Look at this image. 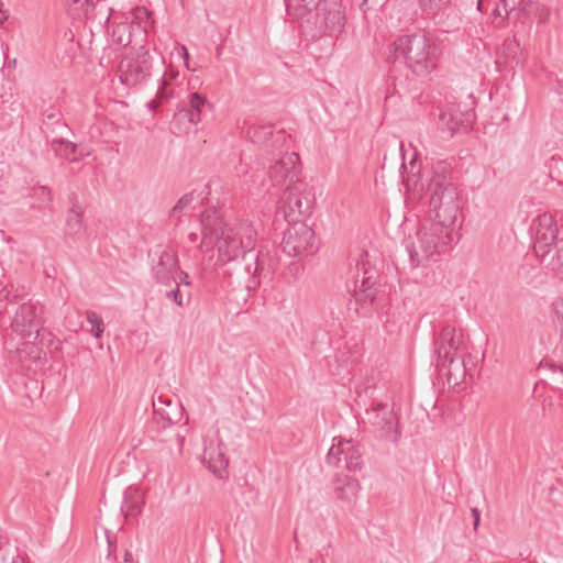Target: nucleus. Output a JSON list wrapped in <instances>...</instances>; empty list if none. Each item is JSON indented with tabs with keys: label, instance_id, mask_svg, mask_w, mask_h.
<instances>
[{
	"label": "nucleus",
	"instance_id": "1",
	"mask_svg": "<svg viewBox=\"0 0 563 563\" xmlns=\"http://www.w3.org/2000/svg\"><path fill=\"white\" fill-rule=\"evenodd\" d=\"M201 246L216 247L217 263L235 262L240 271L250 275L254 284L268 277L278 266V260L268 251L254 253L257 232L247 221L227 222L218 210H206L201 217Z\"/></svg>",
	"mask_w": 563,
	"mask_h": 563
},
{
	"label": "nucleus",
	"instance_id": "2",
	"mask_svg": "<svg viewBox=\"0 0 563 563\" xmlns=\"http://www.w3.org/2000/svg\"><path fill=\"white\" fill-rule=\"evenodd\" d=\"M389 53V62H402L413 75L426 77L437 69L441 48L426 34L415 33L399 36Z\"/></svg>",
	"mask_w": 563,
	"mask_h": 563
},
{
	"label": "nucleus",
	"instance_id": "3",
	"mask_svg": "<svg viewBox=\"0 0 563 563\" xmlns=\"http://www.w3.org/2000/svg\"><path fill=\"white\" fill-rule=\"evenodd\" d=\"M0 302H5L0 314L11 320L13 332L23 338L38 335L43 324V306L40 302L31 299L24 301L13 286L0 290Z\"/></svg>",
	"mask_w": 563,
	"mask_h": 563
},
{
	"label": "nucleus",
	"instance_id": "4",
	"mask_svg": "<svg viewBox=\"0 0 563 563\" xmlns=\"http://www.w3.org/2000/svg\"><path fill=\"white\" fill-rule=\"evenodd\" d=\"M453 230L433 221L423 223L416 233V241L407 245L411 267H418L430 260L437 261V257L451 250Z\"/></svg>",
	"mask_w": 563,
	"mask_h": 563
},
{
	"label": "nucleus",
	"instance_id": "5",
	"mask_svg": "<svg viewBox=\"0 0 563 563\" xmlns=\"http://www.w3.org/2000/svg\"><path fill=\"white\" fill-rule=\"evenodd\" d=\"M430 221L454 229L461 212V201L457 188L446 178L435 172L428 185Z\"/></svg>",
	"mask_w": 563,
	"mask_h": 563
},
{
	"label": "nucleus",
	"instance_id": "6",
	"mask_svg": "<svg viewBox=\"0 0 563 563\" xmlns=\"http://www.w3.org/2000/svg\"><path fill=\"white\" fill-rule=\"evenodd\" d=\"M286 139L284 132H277L274 137V150H266L267 173L274 188H279L287 181L294 184L296 176L299 156L285 146Z\"/></svg>",
	"mask_w": 563,
	"mask_h": 563
},
{
	"label": "nucleus",
	"instance_id": "7",
	"mask_svg": "<svg viewBox=\"0 0 563 563\" xmlns=\"http://www.w3.org/2000/svg\"><path fill=\"white\" fill-rule=\"evenodd\" d=\"M154 56L144 46L131 49L119 64V78L122 85L135 87L146 82L152 76Z\"/></svg>",
	"mask_w": 563,
	"mask_h": 563
},
{
	"label": "nucleus",
	"instance_id": "8",
	"mask_svg": "<svg viewBox=\"0 0 563 563\" xmlns=\"http://www.w3.org/2000/svg\"><path fill=\"white\" fill-rule=\"evenodd\" d=\"M282 249L290 257L313 254L318 250L313 230L302 221L289 222L284 232Z\"/></svg>",
	"mask_w": 563,
	"mask_h": 563
},
{
	"label": "nucleus",
	"instance_id": "9",
	"mask_svg": "<svg viewBox=\"0 0 563 563\" xmlns=\"http://www.w3.org/2000/svg\"><path fill=\"white\" fill-rule=\"evenodd\" d=\"M328 465L349 472H357L363 467V453L360 445L352 440L333 439L327 459Z\"/></svg>",
	"mask_w": 563,
	"mask_h": 563
},
{
	"label": "nucleus",
	"instance_id": "10",
	"mask_svg": "<svg viewBox=\"0 0 563 563\" xmlns=\"http://www.w3.org/2000/svg\"><path fill=\"white\" fill-rule=\"evenodd\" d=\"M531 232L533 238V250L537 256L544 258L550 252L551 247L559 243L558 234L559 227L554 216L544 212L539 214L531 224Z\"/></svg>",
	"mask_w": 563,
	"mask_h": 563
},
{
	"label": "nucleus",
	"instance_id": "11",
	"mask_svg": "<svg viewBox=\"0 0 563 563\" xmlns=\"http://www.w3.org/2000/svg\"><path fill=\"white\" fill-rule=\"evenodd\" d=\"M375 274L372 269L366 268L365 264L357 263V275L354 280V302L356 305V312L365 316L371 311V308L376 306L377 289L375 285Z\"/></svg>",
	"mask_w": 563,
	"mask_h": 563
},
{
	"label": "nucleus",
	"instance_id": "12",
	"mask_svg": "<svg viewBox=\"0 0 563 563\" xmlns=\"http://www.w3.org/2000/svg\"><path fill=\"white\" fill-rule=\"evenodd\" d=\"M280 203L279 211L288 222L298 221V217L309 216L311 212V199L305 194V185L299 181L287 186Z\"/></svg>",
	"mask_w": 563,
	"mask_h": 563
},
{
	"label": "nucleus",
	"instance_id": "13",
	"mask_svg": "<svg viewBox=\"0 0 563 563\" xmlns=\"http://www.w3.org/2000/svg\"><path fill=\"white\" fill-rule=\"evenodd\" d=\"M364 420H366L380 439L397 443L400 439V432L397 429V418L393 409L387 405L377 404L366 409Z\"/></svg>",
	"mask_w": 563,
	"mask_h": 563
},
{
	"label": "nucleus",
	"instance_id": "14",
	"mask_svg": "<svg viewBox=\"0 0 563 563\" xmlns=\"http://www.w3.org/2000/svg\"><path fill=\"white\" fill-rule=\"evenodd\" d=\"M462 344V334L455 328L444 327L434 339V352L438 355V366H450Z\"/></svg>",
	"mask_w": 563,
	"mask_h": 563
},
{
	"label": "nucleus",
	"instance_id": "15",
	"mask_svg": "<svg viewBox=\"0 0 563 563\" xmlns=\"http://www.w3.org/2000/svg\"><path fill=\"white\" fill-rule=\"evenodd\" d=\"M320 27L330 36L341 34L345 26V13L339 0H323L317 10Z\"/></svg>",
	"mask_w": 563,
	"mask_h": 563
},
{
	"label": "nucleus",
	"instance_id": "16",
	"mask_svg": "<svg viewBox=\"0 0 563 563\" xmlns=\"http://www.w3.org/2000/svg\"><path fill=\"white\" fill-rule=\"evenodd\" d=\"M474 118L473 111L462 110L457 103H449L441 110L438 124L442 131H446L452 136L460 130H467Z\"/></svg>",
	"mask_w": 563,
	"mask_h": 563
},
{
	"label": "nucleus",
	"instance_id": "17",
	"mask_svg": "<svg viewBox=\"0 0 563 563\" xmlns=\"http://www.w3.org/2000/svg\"><path fill=\"white\" fill-rule=\"evenodd\" d=\"M178 271V258L175 252L162 250L158 253V261L152 266L154 279L162 285H169L175 282Z\"/></svg>",
	"mask_w": 563,
	"mask_h": 563
},
{
	"label": "nucleus",
	"instance_id": "18",
	"mask_svg": "<svg viewBox=\"0 0 563 563\" xmlns=\"http://www.w3.org/2000/svg\"><path fill=\"white\" fill-rule=\"evenodd\" d=\"M211 109L212 106L205 96L192 92L189 95L188 102L178 110L176 117L180 120L186 119L190 124L196 125L202 121Z\"/></svg>",
	"mask_w": 563,
	"mask_h": 563
},
{
	"label": "nucleus",
	"instance_id": "19",
	"mask_svg": "<svg viewBox=\"0 0 563 563\" xmlns=\"http://www.w3.org/2000/svg\"><path fill=\"white\" fill-rule=\"evenodd\" d=\"M202 460L208 470L212 472L218 478H223L227 475L229 460L225 457L224 452L220 445H214L211 440L209 443L205 440V449Z\"/></svg>",
	"mask_w": 563,
	"mask_h": 563
},
{
	"label": "nucleus",
	"instance_id": "20",
	"mask_svg": "<svg viewBox=\"0 0 563 563\" xmlns=\"http://www.w3.org/2000/svg\"><path fill=\"white\" fill-rule=\"evenodd\" d=\"M333 489L336 499L344 504L352 505L357 498L360 483L352 476L338 473L333 478Z\"/></svg>",
	"mask_w": 563,
	"mask_h": 563
},
{
	"label": "nucleus",
	"instance_id": "21",
	"mask_svg": "<svg viewBox=\"0 0 563 563\" xmlns=\"http://www.w3.org/2000/svg\"><path fill=\"white\" fill-rule=\"evenodd\" d=\"M145 36V29L140 23L132 21H123L113 25L111 31V42L120 46H128L132 43L134 34Z\"/></svg>",
	"mask_w": 563,
	"mask_h": 563
},
{
	"label": "nucleus",
	"instance_id": "22",
	"mask_svg": "<svg viewBox=\"0 0 563 563\" xmlns=\"http://www.w3.org/2000/svg\"><path fill=\"white\" fill-rule=\"evenodd\" d=\"M10 361L19 364L22 368H29L31 363L41 358V351L33 342H22L15 347V351L10 350Z\"/></svg>",
	"mask_w": 563,
	"mask_h": 563
},
{
	"label": "nucleus",
	"instance_id": "23",
	"mask_svg": "<svg viewBox=\"0 0 563 563\" xmlns=\"http://www.w3.org/2000/svg\"><path fill=\"white\" fill-rule=\"evenodd\" d=\"M184 77L179 71L174 68H168L164 71L157 88V98L159 101H168L174 97V90L180 86Z\"/></svg>",
	"mask_w": 563,
	"mask_h": 563
},
{
	"label": "nucleus",
	"instance_id": "24",
	"mask_svg": "<svg viewBox=\"0 0 563 563\" xmlns=\"http://www.w3.org/2000/svg\"><path fill=\"white\" fill-rule=\"evenodd\" d=\"M143 495L142 493L134 487H128L124 492L123 503L121 506V510L125 516H137L142 511L143 506Z\"/></svg>",
	"mask_w": 563,
	"mask_h": 563
},
{
	"label": "nucleus",
	"instance_id": "25",
	"mask_svg": "<svg viewBox=\"0 0 563 563\" xmlns=\"http://www.w3.org/2000/svg\"><path fill=\"white\" fill-rule=\"evenodd\" d=\"M322 1L323 0H289L287 11L289 15L301 19L312 12V10H318Z\"/></svg>",
	"mask_w": 563,
	"mask_h": 563
},
{
	"label": "nucleus",
	"instance_id": "26",
	"mask_svg": "<svg viewBox=\"0 0 563 563\" xmlns=\"http://www.w3.org/2000/svg\"><path fill=\"white\" fill-rule=\"evenodd\" d=\"M249 140L254 144H264L271 136L274 139L276 134L273 133L271 124H252L246 131ZM274 147V142L272 143Z\"/></svg>",
	"mask_w": 563,
	"mask_h": 563
},
{
	"label": "nucleus",
	"instance_id": "27",
	"mask_svg": "<svg viewBox=\"0 0 563 563\" xmlns=\"http://www.w3.org/2000/svg\"><path fill=\"white\" fill-rule=\"evenodd\" d=\"M67 234L76 238L81 234L84 230L82 211L77 209H69L66 218Z\"/></svg>",
	"mask_w": 563,
	"mask_h": 563
},
{
	"label": "nucleus",
	"instance_id": "28",
	"mask_svg": "<svg viewBox=\"0 0 563 563\" xmlns=\"http://www.w3.org/2000/svg\"><path fill=\"white\" fill-rule=\"evenodd\" d=\"M52 147L55 153L66 159L74 161L77 145L70 141L66 140H54L52 142Z\"/></svg>",
	"mask_w": 563,
	"mask_h": 563
},
{
	"label": "nucleus",
	"instance_id": "29",
	"mask_svg": "<svg viewBox=\"0 0 563 563\" xmlns=\"http://www.w3.org/2000/svg\"><path fill=\"white\" fill-rule=\"evenodd\" d=\"M86 320L91 325L90 333L100 339L104 331V323L102 318L93 310L86 311Z\"/></svg>",
	"mask_w": 563,
	"mask_h": 563
},
{
	"label": "nucleus",
	"instance_id": "30",
	"mask_svg": "<svg viewBox=\"0 0 563 563\" xmlns=\"http://www.w3.org/2000/svg\"><path fill=\"white\" fill-rule=\"evenodd\" d=\"M549 170L551 179L555 180L558 185L563 186V161L552 157Z\"/></svg>",
	"mask_w": 563,
	"mask_h": 563
},
{
	"label": "nucleus",
	"instance_id": "31",
	"mask_svg": "<svg viewBox=\"0 0 563 563\" xmlns=\"http://www.w3.org/2000/svg\"><path fill=\"white\" fill-rule=\"evenodd\" d=\"M194 200V194H185L183 197L179 198L177 203L174 206V208L170 210V218H176L177 221L179 220V214L183 210H185Z\"/></svg>",
	"mask_w": 563,
	"mask_h": 563
},
{
	"label": "nucleus",
	"instance_id": "32",
	"mask_svg": "<svg viewBox=\"0 0 563 563\" xmlns=\"http://www.w3.org/2000/svg\"><path fill=\"white\" fill-rule=\"evenodd\" d=\"M555 255V258L553 257L548 266H550L552 271L563 272V239H560L556 244Z\"/></svg>",
	"mask_w": 563,
	"mask_h": 563
},
{
	"label": "nucleus",
	"instance_id": "33",
	"mask_svg": "<svg viewBox=\"0 0 563 563\" xmlns=\"http://www.w3.org/2000/svg\"><path fill=\"white\" fill-rule=\"evenodd\" d=\"M504 13H510L515 10H526V0H500Z\"/></svg>",
	"mask_w": 563,
	"mask_h": 563
},
{
	"label": "nucleus",
	"instance_id": "34",
	"mask_svg": "<svg viewBox=\"0 0 563 563\" xmlns=\"http://www.w3.org/2000/svg\"><path fill=\"white\" fill-rule=\"evenodd\" d=\"M448 0H419L420 7L424 11H435L440 9V7L446 3Z\"/></svg>",
	"mask_w": 563,
	"mask_h": 563
},
{
	"label": "nucleus",
	"instance_id": "35",
	"mask_svg": "<svg viewBox=\"0 0 563 563\" xmlns=\"http://www.w3.org/2000/svg\"><path fill=\"white\" fill-rule=\"evenodd\" d=\"M166 298L172 299L179 307L184 306L183 294L179 290V284H177L173 290L166 292Z\"/></svg>",
	"mask_w": 563,
	"mask_h": 563
},
{
	"label": "nucleus",
	"instance_id": "36",
	"mask_svg": "<svg viewBox=\"0 0 563 563\" xmlns=\"http://www.w3.org/2000/svg\"><path fill=\"white\" fill-rule=\"evenodd\" d=\"M73 2L80 4V9H82L84 13L88 14L91 10L95 9L99 0H73Z\"/></svg>",
	"mask_w": 563,
	"mask_h": 563
},
{
	"label": "nucleus",
	"instance_id": "37",
	"mask_svg": "<svg viewBox=\"0 0 563 563\" xmlns=\"http://www.w3.org/2000/svg\"><path fill=\"white\" fill-rule=\"evenodd\" d=\"M36 195L38 196V198L42 200V201H45V202H51L53 200V195H52V191L49 190L48 187L46 186H41L37 190H36Z\"/></svg>",
	"mask_w": 563,
	"mask_h": 563
},
{
	"label": "nucleus",
	"instance_id": "38",
	"mask_svg": "<svg viewBox=\"0 0 563 563\" xmlns=\"http://www.w3.org/2000/svg\"><path fill=\"white\" fill-rule=\"evenodd\" d=\"M107 542H108L107 558L108 559L112 558L113 560H115L114 551L117 549V540L114 537L110 536L109 531H107Z\"/></svg>",
	"mask_w": 563,
	"mask_h": 563
},
{
	"label": "nucleus",
	"instance_id": "39",
	"mask_svg": "<svg viewBox=\"0 0 563 563\" xmlns=\"http://www.w3.org/2000/svg\"><path fill=\"white\" fill-rule=\"evenodd\" d=\"M154 413L156 416H161V418L165 420V422L163 423V428L176 421V419L169 412H161L158 409H155Z\"/></svg>",
	"mask_w": 563,
	"mask_h": 563
},
{
	"label": "nucleus",
	"instance_id": "40",
	"mask_svg": "<svg viewBox=\"0 0 563 563\" xmlns=\"http://www.w3.org/2000/svg\"><path fill=\"white\" fill-rule=\"evenodd\" d=\"M553 312L556 321H563V300H559L553 303Z\"/></svg>",
	"mask_w": 563,
	"mask_h": 563
},
{
	"label": "nucleus",
	"instance_id": "41",
	"mask_svg": "<svg viewBox=\"0 0 563 563\" xmlns=\"http://www.w3.org/2000/svg\"><path fill=\"white\" fill-rule=\"evenodd\" d=\"M509 14H510V13H504V11H503V5H501V3H500V1H499V2L497 3V5L495 7V9H494V15H495V18H500V19H501V21H504L505 19H507V18H508V15H509Z\"/></svg>",
	"mask_w": 563,
	"mask_h": 563
},
{
	"label": "nucleus",
	"instance_id": "42",
	"mask_svg": "<svg viewBox=\"0 0 563 563\" xmlns=\"http://www.w3.org/2000/svg\"><path fill=\"white\" fill-rule=\"evenodd\" d=\"M68 201L71 205L70 209H77V211H82L81 207L79 206L78 196L76 194H71L68 197Z\"/></svg>",
	"mask_w": 563,
	"mask_h": 563
},
{
	"label": "nucleus",
	"instance_id": "43",
	"mask_svg": "<svg viewBox=\"0 0 563 563\" xmlns=\"http://www.w3.org/2000/svg\"><path fill=\"white\" fill-rule=\"evenodd\" d=\"M471 512H472V516H473V526H474V529L476 530L478 525H479V520H481V516H479V510L477 508H472L471 509Z\"/></svg>",
	"mask_w": 563,
	"mask_h": 563
},
{
	"label": "nucleus",
	"instance_id": "44",
	"mask_svg": "<svg viewBox=\"0 0 563 563\" xmlns=\"http://www.w3.org/2000/svg\"><path fill=\"white\" fill-rule=\"evenodd\" d=\"M164 102L165 101H159L158 98L156 97L155 100L148 101L146 103V107L154 112L157 109V107Z\"/></svg>",
	"mask_w": 563,
	"mask_h": 563
},
{
	"label": "nucleus",
	"instance_id": "45",
	"mask_svg": "<svg viewBox=\"0 0 563 563\" xmlns=\"http://www.w3.org/2000/svg\"><path fill=\"white\" fill-rule=\"evenodd\" d=\"M548 16H549V10L545 8H541L540 13H539L540 22H545L548 20Z\"/></svg>",
	"mask_w": 563,
	"mask_h": 563
},
{
	"label": "nucleus",
	"instance_id": "46",
	"mask_svg": "<svg viewBox=\"0 0 563 563\" xmlns=\"http://www.w3.org/2000/svg\"><path fill=\"white\" fill-rule=\"evenodd\" d=\"M176 441H177V444H178L179 452H181L183 445L185 443V437L181 435V434H177L176 435Z\"/></svg>",
	"mask_w": 563,
	"mask_h": 563
},
{
	"label": "nucleus",
	"instance_id": "47",
	"mask_svg": "<svg viewBox=\"0 0 563 563\" xmlns=\"http://www.w3.org/2000/svg\"><path fill=\"white\" fill-rule=\"evenodd\" d=\"M555 91L558 95L563 96V80L556 81Z\"/></svg>",
	"mask_w": 563,
	"mask_h": 563
},
{
	"label": "nucleus",
	"instance_id": "48",
	"mask_svg": "<svg viewBox=\"0 0 563 563\" xmlns=\"http://www.w3.org/2000/svg\"><path fill=\"white\" fill-rule=\"evenodd\" d=\"M180 284H185V285H189L190 284L189 276L185 272L180 273Z\"/></svg>",
	"mask_w": 563,
	"mask_h": 563
},
{
	"label": "nucleus",
	"instance_id": "49",
	"mask_svg": "<svg viewBox=\"0 0 563 563\" xmlns=\"http://www.w3.org/2000/svg\"><path fill=\"white\" fill-rule=\"evenodd\" d=\"M124 563H133V555L130 551L124 553Z\"/></svg>",
	"mask_w": 563,
	"mask_h": 563
},
{
	"label": "nucleus",
	"instance_id": "50",
	"mask_svg": "<svg viewBox=\"0 0 563 563\" xmlns=\"http://www.w3.org/2000/svg\"><path fill=\"white\" fill-rule=\"evenodd\" d=\"M11 563H24V560L21 559L19 555H12Z\"/></svg>",
	"mask_w": 563,
	"mask_h": 563
},
{
	"label": "nucleus",
	"instance_id": "51",
	"mask_svg": "<svg viewBox=\"0 0 563 563\" xmlns=\"http://www.w3.org/2000/svg\"><path fill=\"white\" fill-rule=\"evenodd\" d=\"M560 330L561 340H563V321H556Z\"/></svg>",
	"mask_w": 563,
	"mask_h": 563
},
{
	"label": "nucleus",
	"instance_id": "52",
	"mask_svg": "<svg viewBox=\"0 0 563 563\" xmlns=\"http://www.w3.org/2000/svg\"><path fill=\"white\" fill-rule=\"evenodd\" d=\"M188 238L191 242H196L198 239L196 233H190Z\"/></svg>",
	"mask_w": 563,
	"mask_h": 563
},
{
	"label": "nucleus",
	"instance_id": "53",
	"mask_svg": "<svg viewBox=\"0 0 563 563\" xmlns=\"http://www.w3.org/2000/svg\"><path fill=\"white\" fill-rule=\"evenodd\" d=\"M136 13H144V14H147V11H146V9H140V8H137V9H136ZM136 18H139V14H136Z\"/></svg>",
	"mask_w": 563,
	"mask_h": 563
},
{
	"label": "nucleus",
	"instance_id": "54",
	"mask_svg": "<svg viewBox=\"0 0 563 563\" xmlns=\"http://www.w3.org/2000/svg\"><path fill=\"white\" fill-rule=\"evenodd\" d=\"M181 49L184 52V56L185 58H188V52H187V48L185 46H181Z\"/></svg>",
	"mask_w": 563,
	"mask_h": 563
},
{
	"label": "nucleus",
	"instance_id": "55",
	"mask_svg": "<svg viewBox=\"0 0 563 563\" xmlns=\"http://www.w3.org/2000/svg\"><path fill=\"white\" fill-rule=\"evenodd\" d=\"M243 173H245V170L243 168H241V169L236 168L238 176H241Z\"/></svg>",
	"mask_w": 563,
	"mask_h": 563
},
{
	"label": "nucleus",
	"instance_id": "56",
	"mask_svg": "<svg viewBox=\"0 0 563 563\" xmlns=\"http://www.w3.org/2000/svg\"><path fill=\"white\" fill-rule=\"evenodd\" d=\"M55 118V114H48L47 119L53 120Z\"/></svg>",
	"mask_w": 563,
	"mask_h": 563
},
{
	"label": "nucleus",
	"instance_id": "57",
	"mask_svg": "<svg viewBox=\"0 0 563 563\" xmlns=\"http://www.w3.org/2000/svg\"><path fill=\"white\" fill-rule=\"evenodd\" d=\"M520 563H532V562H530V561H521Z\"/></svg>",
	"mask_w": 563,
	"mask_h": 563
}]
</instances>
